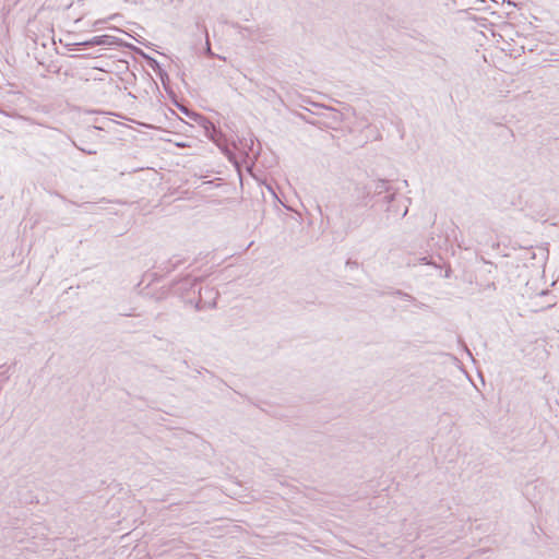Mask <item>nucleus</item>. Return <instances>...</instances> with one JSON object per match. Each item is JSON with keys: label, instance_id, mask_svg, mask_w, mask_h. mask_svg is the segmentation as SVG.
<instances>
[{"label": "nucleus", "instance_id": "nucleus-1", "mask_svg": "<svg viewBox=\"0 0 559 559\" xmlns=\"http://www.w3.org/2000/svg\"><path fill=\"white\" fill-rule=\"evenodd\" d=\"M409 202V199H397L396 192H393L383 195L382 199L374 200L373 206L378 204L385 206L383 219L386 225H390L407 215Z\"/></svg>", "mask_w": 559, "mask_h": 559}, {"label": "nucleus", "instance_id": "nucleus-2", "mask_svg": "<svg viewBox=\"0 0 559 559\" xmlns=\"http://www.w3.org/2000/svg\"><path fill=\"white\" fill-rule=\"evenodd\" d=\"M356 191L358 193V200L362 206L368 205L369 199L378 200L381 199L380 195L382 194L385 195L394 192L389 180L385 179H379L374 181L373 188L370 186H365L361 188H356Z\"/></svg>", "mask_w": 559, "mask_h": 559}, {"label": "nucleus", "instance_id": "nucleus-3", "mask_svg": "<svg viewBox=\"0 0 559 559\" xmlns=\"http://www.w3.org/2000/svg\"><path fill=\"white\" fill-rule=\"evenodd\" d=\"M178 107L183 114H186L189 118L193 119L195 122H198L204 129L206 136L211 141H213L217 145L222 144V141L224 140V134L221 131V129L216 128V126L212 121H210L206 117H204L201 114L189 110L181 106H178Z\"/></svg>", "mask_w": 559, "mask_h": 559}, {"label": "nucleus", "instance_id": "nucleus-4", "mask_svg": "<svg viewBox=\"0 0 559 559\" xmlns=\"http://www.w3.org/2000/svg\"><path fill=\"white\" fill-rule=\"evenodd\" d=\"M360 206H362L360 204ZM341 217L344 221L346 231L358 228L365 221V215L359 209V204H349L341 210Z\"/></svg>", "mask_w": 559, "mask_h": 559}, {"label": "nucleus", "instance_id": "nucleus-5", "mask_svg": "<svg viewBox=\"0 0 559 559\" xmlns=\"http://www.w3.org/2000/svg\"><path fill=\"white\" fill-rule=\"evenodd\" d=\"M198 295L199 298L198 301L195 302V308L198 310H202L205 308H214L216 306L218 292H216L213 287H199Z\"/></svg>", "mask_w": 559, "mask_h": 559}, {"label": "nucleus", "instance_id": "nucleus-6", "mask_svg": "<svg viewBox=\"0 0 559 559\" xmlns=\"http://www.w3.org/2000/svg\"><path fill=\"white\" fill-rule=\"evenodd\" d=\"M74 45L81 46L83 48H90L94 46H120L121 39L110 35H99L94 36L91 39L84 40L82 43H76Z\"/></svg>", "mask_w": 559, "mask_h": 559}, {"label": "nucleus", "instance_id": "nucleus-7", "mask_svg": "<svg viewBox=\"0 0 559 559\" xmlns=\"http://www.w3.org/2000/svg\"><path fill=\"white\" fill-rule=\"evenodd\" d=\"M200 278H192L190 275H187L178 281L173 283V288L175 293L181 295V297H186L190 292L195 293V287L198 286Z\"/></svg>", "mask_w": 559, "mask_h": 559}, {"label": "nucleus", "instance_id": "nucleus-8", "mask_svg": "<svg viewBox=\"0 0 559 559\" xmlns=\"http://www.w3.org/2000/svg\"><path fill=\"white\" fill-rule=\"evenodd\" d=\"M430 390L443 399H450L453 395V386L449 381L437 382Z\"/></svg>", "mask_w": 559, "mask_h": 559}, {"label": "nucleus", "instance_id": "nucleus-9", "mask_svg": "<svg viewBox=\"0 0 559 559\" xmlns=\"http://www.w3.org/2000/svg\"><path fill=\"white\" fill-rule=\"evenodd\" d=\"M145 62L150 68L157 72L162 81H164V78H168V74L160 68L159 62L155 58L151 57L150 55L145 56Z\"/></svg>", "mask_w": 559, "mask_h": 559}, {"label": "nucleus", "instance_id": "nucleus-10", "mask_svg": "<svg viewBox=\"0 0 559 559\" xmlns=\"http://www.w3.org/2000/svg\"><path fill=\"white\" fill-rule=\"evenodd\" d=\"M103 131L105 130V126H92V127H87L86 130H85V135L87 139L90 140H98L100 136L99 134L96 132V131Z\"/></svg>", "mask_w": 559, "mask_h": 559}, {"label": "nucleus", "instance_id": "nucleus-11", "mask_svg": "<svg viewBox=\"0 0 559 559\" xmlns=\"http://www.w3.org/2000/svg\"><path fill=\"white\" fill-rule=\"evenodd\" d=\"M73 145L80 150L81 152L87 154V155H95L97 154V150L96 148H93V147H90L87 146V144H85V141L81 140V144H78L75 141H72Z\"/></svg>", "mask_w": 559, "mask_h": 559}, {"label": "nucleus", "instance_id": "nucleus-12", "mask_svg": "<svg viewBox=\"0 0 559 559\" xmlns=\"http://www.w3.org/2000/svg\"><path fill=\"white\" fill-rule=\"evenodd\" d=\"M231 26H233L234 28L238 29V31H239V33H241L243 37H246V36L250 37V36H252V34H253V29H252V28L241 26V25H240L239 23H237V22H236V23H231Z\"/></svg>", "mask_w": 559, "mask_h": 559}, {"label": "nucleus", "instance_id": "nucleus-13", "mask_svg": "<svg viewBox=\"0 0 559 559\" xmlns=\"http://www.w3.org/2000/svg\"><path fill=\"white\" fill-rule=\"evenodd\" d=\"M182 263V260L177 259L175 260V257L168 260L169 267L167 269V272L176 270L180 264Z\"/></svg>", "mask_w": 559, "mask_h": 559}, {"label": "nucleus", "instance_id": "nucleus-14", "mask_svg": "<svg viewBox=\"0 0 559 559\" xmlns=\"http://www.w3.org/2000/svg\"><path fill=\"white\" fill-rule=\"evenodd\" d=\"M205 34H206V46H205V53L207 57L210 58H214L216 57V55L212 51L211 49V43H210V39H209V34H207V31L205 29Z\"/></svg>", "mask_w": 559, "mask_h": 559}, {"label": "nucleus", "instance_id": "nucleus-15", "mask_svg": "<svg viewBox=\"0 0 559 559\" xmlns=\"http://www.w3.org/2000/svg\"><path fill=\"white\" fill-rule=\"evenodd\" d=\"M0 378L3 381L9 380V378H10V376H9V367L7 368L5 366H0Z\"/></svg>", "mask_w": 559, "mask_h": 559}, {"label": "nucleus", "instance_id": "nucleus-16", "mask_svg": "<svg viewBox=\"0 0 559 559\" xmlns=\"http://www.w3.org/2000/svg\"><path fill=\"white\" fill-rule=\"evenodd\" d=\"M243 145H245L246 147H248V150H249L250 152H253V146H254L253 139H250V140H249V143H248L247 139H245V143H243Z\"/></svg>", "mask_w": 559, "mask_h": 559}, {"label": "nucleus", "instance_id": "nucleus-17", "mask_svg": "<svg viewBox=\"0 0 559 559\" xmlns=\"http://www.w3.org/2000/svg\"><path fill=\"white\" fill-rule=\"evenodd\" d=\"M132 49L135 53H138L139 56H141L144 60H145V56H148L147 53H145L142 49L138 48V47H134L132 46Z\"/></svg>", "mask_w": 559, "mask_h": 559}, {"label": "nucleus", "instance_id": "nucleus-18", "mask_svg": "<svg viewBox=\"0 0 559 559\" xmlns=\"http://www.w3.org/2000/svg\"><path fill=\"white\" fill-rule=\"evenodd\" d=\"M346 265H347V266H349V267H353V269H354V267H358V262H357V261H354V260L348 259V260L346 261Z\"/></svg>", "mask_w": 559, "mask_h": 559}, {"label": "nucleus", "instance_id": "nucleus-19", "mask_svg": "<svg viewBox=\"0 0 559 559\" xmlns=\"http://www.w3.org/2000/svg\"><path fill=\"white\" fill-rule=\"evenodd\" d=\"M419 261L424 264H435L433 262L430 261L429 257H423L419 259Z\"/></svg>", "mask_w": 559, "mask_h": 559}, {"label": "nucleus", "instance_id": "nucleus-20", "mask_svg": "<svg viewBox=\"0 0 559 559\" xmlns=\"http://www.w3.org/2000/svg\"><path fill=\"white\" fill-rule=\"evenodd\" d=\"M451 276V269L445 271L444 277L449 278Z\"/></svg>", "mask_w": 559, "mask_h": 559}, {"label": "nucleus", "instance_id": "nucleus-21", "mask_svg": "<svg viewBox=\"0 0 559 559\" xmlns=\"http://www.w3.org/2000/svg\"><path fill=\"white\" fill-rule=\"evenodd\" d=\"M396 294H397V295H403V296H405V297H409V298H411V296H409V295L404 294V293H402L401 290H397V292H396Z\"/></svg>", "mask_w": 559, "mask_h": 559}, {"label": "nucleus", "instance_id": "nucleus-22", "mask_svg": "<svg viewBox=\"0 0 559 559\" xmlns=\"http://www.w3.org/2000/svg\"><path fill=\"white\" fill-rule=\"evenodd\" d=\"M104 120H105L107 123H111V122H112V120L107 119V118H105Z\"/></svg>", "mask_w": 559, "mask_h": 559}]
</instances>
